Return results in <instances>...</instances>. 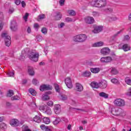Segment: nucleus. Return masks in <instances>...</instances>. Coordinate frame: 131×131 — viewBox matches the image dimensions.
Instances as JSON below:
<instances>
[{"instance_id": "f257e3e1", "label": "nucleus", "mask_w": 131, "mask_h": 131, "mask_svg": "<svg viewBox=\"0 0 131 131\" xmlns=\"http://www.w3.org/2000/svg\"><path fill=\"white\" fill-rule=\"evenodd\" d=\"M90 5L93 7H97V8H103L106 7L107 2L106 0H94L89 3Z\"/></svg>"}, {"instance_id": "f03ea898", "label": "nucleus", "mask_w": 131, "mask_h": 131, "mask_svg": "<svg viewBox=\"0 0 131 131\" xmlns=\"http://www.w3.org/2000/svg\"><path fill=\"white\" fill-rule=\"evenodd\" d=\"M88 39V36L84 34H79L74 37L73 40L76 42H84Z\"/></svg>"}, {"instance_id": "7ed1b4c3", "label": "nucleus", "mask_w": 131, "mask_h": 131, "mask_svg": "<svg viewBox=\"0 0 131 131\" xmlns=\"http://www.w3.org/2000/svg\"><path fill=\"white\" fill-rule=\"evenodd\" d=\"M2 37L4 39L5 41V46L9 47L11 46V37L8 35L7 33H3L2 34Z\"/></svg>"}, {"instance_id": "20e7f679", "label": "nucleus", "mask_w": 131, "mask_h": 131, "mask_svg": "<svg viewBox=\"0 0 131 131\" xmlns=\"http://www.w3.org/2000/svg\"><path fill=\"white\" fill-rule=\"evenodd\" d=\"M29 58L33 62H37L39 57V54L37 52H32L28 55Z\"/></svg>"}, {"instance_id": "39448f33", "label": "nucleus", "mask_w": 131, "mask_h": 131, "mask_svg": "<svg viewBox=\"0 0 131 131\" xmlns=\"http://www.w3.org/2000/svg\"><path fill=\"white\" fill-rule=\"evenodd\" d=\"M114 103L116 106H118V107H123L125 105V101L120 98L115 100Z\"/></svg>"}, {"instance_id": "423d86ee", "label": "nucleus", "mask_w": 131, "mask_h": 131, "mask_svg": "<svg viewBox=\"0 0 131 131\" xmlns=\"http://www.w3.org/2000/svg\"><path fill=\"white\" fill-rule=\"evenodd\" d=\"M39 90L41 92H45V91H50L53 90V86L51 85L42 84L40 86Z\"/></svg>"}, {"instance_id": "0eeeda50", "label": "nucleus", "mask_w": 131, "mask_h": 131, "mask_svg": "<svg viewBox=\"0 0 131 131\" xmlns=\"http://www.w3.org/2000/svg\"><path fill=\"white\" fill-rule=\"evenodd\" d=\"M64 82L68 89H72V88H73L72 80H71V78L70 77H67L64 80Z\"/></svg>"}, {"instance_id": "6e6552de", "label": "nucleus", "mask_w": 131, "mask_h": 131, "mask_svg": "<svg viewBox=\"0 0 131 131\" xmlns=\"http://www.w3.org/2000/svg\"><path fill=\"white\" fill-rule=\"evenodd\" d=\"M112 61H113V59L111 56H105L100 58V62L101 63H111Z\"/></svg>"}, {"instance_id": "1a4fd4ad", "label": "nucleus", "mask_w": 131, "mask_h": 131, "mask_svg": "<svg viewBox=\"0 0 131 131\" xmlns=\"http://www.w3.org/2000/svg\"><path fill=\"white\" fill-rule=\"evenodd\" d=\"M10 124L11 126H19L20 125V122L16 119H12L10 121Z\"/></svg>"}, {"instance_id": "9d476101", "label": "nucleus", "mask_w": 131, "mask_h": 131, "mask_svg": "<svg viewBox=\"0 0 131 131\" xmlns=\"http://www.w3.org/2000/svg\"><path fill=\"white\" fill-rule=\"evenodd\" d=\"M119 50H123L124 52H127L130 50V47L128 46V44L125 43L120 47V45L118 47Z\"/></svg>"}, {"instance_id": "9b49d317", "label": "nucleus", "mask_w": 131, "mask_h": 131, "mask_svg": "<svg viewBox=\"0 0 131 131\" xmlns=\"http://www.w3.org/2000/svg\"><path fill=\"white\" fill-rule=\"evenodd\" d=\"M10 28L12 31H17L18 30L17 23L15 20L11 21Z\"/></svg>"}, {"instance_id": "f8f14e48", "label": "nucleus", "mask_w": 131, "mask_h": 131, "mask_svg": "<svg viewBox=\"0 0 131 131\" xmlns=\"http://www.w3.org/2000/svg\"><path fill=\"white\" fill-rule=\"evenodd\" d=\"M110 52V49L108 47L103 48L100 50L101 54L102 55H104L105 56L109 55Z\"/></svg>"}, {"instance_id": "ddd939ff", "label": "nucleus", "mask_w": 131, "mask_h": 131, "mask_svg": "<svg viewBox=\"0 0 131 131\" xmlns=\"http://www.w3.org/2000/svg\"><path fill=\"white\" fill-rule=\"evenodd\" d=\"M99 88L101 89H106L108 83L107 81L105 80H102L101 82H99Z\"/></svg>"}, {"instance_id": "4468645a", "label": "nucleus", "mask_w": 131, "mask_h": 131, "mask_svg": "<svg viewBox=\"0 0 131 131\" xmlns=\"http://www.w3.org/2000/svg\"><path fill=\"white\" fill-rule=\"evenodd\" d=\"M103 30V27L101 26H98L94 27V29L92 31L93 33H99Z\"/></svg>"}, {"instance_id": "2eb2a0df", "label": "nucleus", "mask_w": 131, "mask_h": 131, "mask_svg": "<svg viewBox=\"0 0 131 131\" xmlns=\"http://www.w3.org/2000/svg\"><path fill=\"white\" fill-rule=\"evenodd\" d=\"M85 22L87 24H93L95 22V19L92 17L88 16L85 18Z\"/></svg>"}, {"instance_id": "dca6fc26", "label": "nucleus", "mask_w": 131, "mask_h": 131, "mask_svg": "<svg viewBox=\"0 0 131 131\" xmlns=\"http://www.w3.org/2000/svg\"><path fill=\"white\" fill-rule=\"evenodd\" d=\"M54 112L55 114H60L61 113V105L59 104L55 105Z\"/></svg>"}, {"instance_id": "f3484780", "label": "nucleus", "mask_w": 131, "mask_h": 131, "mask_svg": "<svg viewBox=\"0 0 131 131\" xmlns=\"http://www.w3.org/2000/svg\"><path fill=\"white\" fill-rule=\"evenodd\" d=\"M119 109L118 108H114L111 109V113L113 115H119L120 112H119Z\"/></svg>"}, {"instance_id": "a211bd4d", "label": "nucleus", "mask_w": 131, "mask_h": 131, "mask_svg": "<svg viewBox=\"0 0 131 131\" xmlns=\"http://www.w3.org/2000/svg\"><path fill=\"white\" fill-rule=\"evenodd\" d=\"M28 54H29V48H27L22 51L21 55L20 56L21 57L25 58V57H26Z\"/></svg>"}, {"instance_id": "6ab92c4d", "label": "nucleus", "mask_w": 131, "mask_h": 131, "mask_svg": "<svg viewBox=\"0 0 131 131\" xmlns=\"http://www.w3.org/2000/svg\"><path fill=\"white\" fill-rule=\"evenodd\" d=\"M28 72L29 74V75H31V76H33L35 73L34 72V70L33 69V68L32 67H28Z\"/></svg>"}, {"instance_id": "aec40b11", "label": "nucleus", "mask_w": 131, "mask_h": 131, "mask_svg": "<svg viewBox=\"0 0 131 131\" xmlns=\"http://www.w3.org/2000/svg\"><path fill=\"white\" fill-rule=\"evenodd\" d=\"M76 89L77 92H81L83 90V87L80 84V83H76Z\"/></svg>"}, {"instance_id": "412c9836", "label": "nucleus", "mask_w": 131, "mask_h": 131, "mask_svg": "<svg viewBox=\"0 0 131 131\" xmlns=\"http://www.w3.org/2000/svg\"><path fill=\"white\" fill-rule=\"evenodd\" d=\"M104 46V42L102 41L97 42L93 44V47L95 48H98L99 47H103Z\"/></svg>"}, {"instance_id": "4be33fe9", "label": "nucleus", "mask_w": 131, "mask_h": 131, "mask_svg": "<svg viewBox=\"0 0 131 131\" xmlns=\"http://www.w3.org/2000/svg\"><path fill=\"white\" fill-rule=\"evenodd\" d=\"M91 85L92 88H93V89H99V83L95 82H91Z\"/></svg>"}, {"instance_id": "5701e85b", "label": "nucleus", "mask_w": 131, "mask_h": 131, "mask_svg": "<svg viewBox=\"0 0 131 131\" xmlns=\"http://www.w3.org/2000/svg\"><path fill=\"white\" fill-rule=\"evenodd\" d=\"M90 71L92 73H99V72H100V68H91L90 69Z\"/></svg>"}, {"instance_id": "b1692460", "label": "nucleus", "mask_w": 131, "mask_h": 131, "mask_svg": "<svg viewBox=\"0 0 131 131\" xmlns=\"http://www.w3.org/2000/svg\"><path fill=\"white\" fill-rule=\"evenodd\" d=\"M34 121L35 122H37V123H39L41 121V119H40V117L38 116H36L35 117L33 118Z\"/></svg>"}, {"instance_id": "393cba45", "label": "nucleus", "mask_w": 131, "mask_h": 131, "mask_svg": "<svg viewBox=\"0 0 131 131\" xmlns=\"http://www.w3.org/2000/svg\"><path fill=\"white\" fill-rule=\"evenodd\" d=\"M56 15L55 16V18L56 20H60V19L62 18V14H61V12H56Z\"/></svg>"}, {"instance_id": "a878e982", "label": "nucleus", "mask_w": 131, "mask_h": 131, "mask_svg": "<svg viewBox=\"0 0 131 131\" xmlns=\"http://www.w3.org/2000/svg\"><path fill=\"white\" fill-rule=\"evenodd\" d=\"M111 73L114 75H116V74H118V71L115 68H112Z\"/></svg>"}, {"instance_id": "bb28decb", "label": "nucleus", "mask_w": 131, "mask_h": 131, "mask_svg": "<svg viewBox=\"0 0 131 131\" xmlns=\"http://www.w3.org/2000/svg\"><path fill=\"white\" fill-rule=\"evenodd\" d=\"M99 96L100 97L104 98V99H108V97H109V95L104 92H101L99 93Z\"/></svg>"}, {"instance_id": "cd10ccee", "label": "nucleus", "mask_w": 131, "mask_h": 131, "mask_svg": "<svg viewBox=\"0 0 131 131\" xmlns=\"http://www.w3.org/2000/svg\"><path fill=\"white\" fill-rule=\"evenodd\" d=\"M45 112L47 114L50 115L52 114V110L50 107L46 106Z\"/></svg>"}, {"instance_id": "c85d7f7f", "label": "nucleus", "mask_w": 131, "mask_h": 131, "mask_svg": "<svg viewBox=\"0 0 131 131\" xmlns=\"http://www.w3.org/2000/svg\"><path fill=\"white\" fill-rule=\"evenodd\" d=\"M29 93H30L32 96H36V91L32 88L29 89Z\"/></svg>"}, {"instance_id": "c756f323", "label": "nucleus", "mask_w": 131, "mask_h": 131, "mask_svg": "<svg viewBox=\"0 0 131 131\" xmlns=\"http://www.w3.org/2000/svg\"><path fill=\"white\" fill-rule=\"evenodd\" d=\"M125 82H126L127 84H128L129 85H131V78L128 77H125Z\"/></svg>"}, {"instance_id": "7c9ffc66", "label": "nucleus", "mask_w": 131, "mask_h": 131, "mask_svg": "<svg viewBox=\"0 0 131 131\" xmlns=\"http://www.w3.org/2000/svg\"><path fill=\"white\" fill-rule=\"evenodd\" d=\"M43 121L45 124H49L51 122V120L48 117H45L43 118Z\"/></svg>"}, {"instance_id": "2f4dec72", "label": "nucleus", "mask_w": 131, "mask_h": 131, "mask_svg": "<svg viewBox=\"0 0 131 131\" xmlns=\"http://www.w3.org/2000/svg\"><path fill=\"white\" fill-rule=\"evenodd\" d=\"M59 98L61 101H66L67 99H68V97H67V95H60L59 96Z\"/></svg>"}, {"instance_id": "473e14b6", "label": "nucleus", "mask_w": 131, "mask_h": 131, "mask_svg": "<svg viewBox=\"0 0 131 131\" xmlns=\"http://www.w3.org/2000/svg\"><path fill=\"white\" fill-rule=\"evenodd\" d=\"M91 72L86 71L83 73V76H84L85 77H89V76H91Z\"/></svg>"}, {"instance_id": "72a5a7b5", "label": "nucleus", "mask_w": 131, "mask_h": 131, "mask_svg": "<svg viewBox=\"0 0 131 131\" xmlns=\"http://www.w3.org/2000/svg\"><path fill=\"white\" fill-rule=\"evenodd\" d=\"M12 96H14V91L13 90H9L7 94V97H11Z\"/></svg>"}, {"instance_id": "f704fd0d", "label": "nucleus", "mask_w": 131, "mask_h": 131, "mask_svg": "<svg viewBox=\"0 0 131 131\" xmlns=\"http://www.w3.org/2000/svg\"><path fill=\"white\" fill-rule=\"evenodd\" d=\"M23 131H32L31 129H29L28 126L24 125L23 126Z\"/></svg>"}, {"instance_id": "c9c22d12", "label": "nucleus", "mask_w": 131, "mask_h": 131, "mask_svg": "<svg viewBox=\"0 0 131 131\" xmlns=\"http://www.w3.org/2000/svg\"><path fill=\"white\" fill-rule=\"evenodd\" d=\"M0 128L1 129H6V128H7V124H6L5 123H2L0 124Z\"/></svg>"}, {"instance_id": "e433bc0d", "label": "nucleus", "mask_w": 131, "mask_h": 131, "mask_svg": "<svg viewBox=\"0 0 131 131\" xmlns=\"http://www.w3.org/2000/svg\"><path fill=\"white\" fill-rule=\"evenodd\" d=\"M68 13L71 16H75V15H76V12L73 10H69Z\"/></svg>"}, {"instance_id": "4c0bfd02", "label": "nucleus", "mask_w": 131, "mask_h": 131, "mask_svg": "<svg viewBox=\"0 0 131 131\" xmlns=\"http://www.w3.org/2000/svg\"><path fill=\"white\" fill-rule=\"evenodd\" d=\"M60 121H61V119L59 118H57L55 120L53 121V124H54V125H57Z\"/></svg>"}, {"instance_id": "58836bf2", "label": "nucleus", "mask_w": 131, "mask_h": 131, "mask_svg": "<svg viewBox=\"0 0 131 131\" xmlns=\"http://www.w3.org/2000/svg\"><path fill=\"white\" fill-rule=\"evenodd\" d=\"M7 75L9 77H12L15 75V73L14 72H8L7 73Z\"/></svg>"}, {"instance_id": "ea45409f", "label": "nucleus", "mask_w": 131, "mask_h": 131, "mask_svg": "<svg viewBox=\"0 0 131 131\" xmlns=\"http://www.w3.org/2000/svg\"><path fill=\"white\" fill-rule=\"evenodd\" d=\"M38 18L40 20H42L43 19H46V15L45 14H40L38 15Z\"/></svg>"}, {"instance_id": "a19ab883", "label": "nucleus", "mask_w": 131, "mask_h": 131, "mask_svg": "<svg viewBox=\"0 0 131 131\" xmlns=\"http://www.w3.org/2000/svg\"><path fill=\"white\" fill-rule=\"evenodd\" d=\"M42 101H48V100H50V96L48 95H45L42 97Z\"/></svg>"}, {"instance_id": "79ce46f5", "label": "nucleus", "mask_w": 131, "mask_h": 131, "mask_svg": "<svg viewBox=\"0 0 131 131\" xmlns=\"http://www.w3.org/2000/svg\"><path fill=\"white\" fill-rule=\"evenodd\" d=\"M104 11L106 13H112V12H113V9L111 8H106Z\"/></svg>"}, {"instance_id": "37998d69", "label": "nucleus", "mask_w": 131, "mask_h": 131, "mask_svg": "<svg viewBox=\"0 0 131 131\" xmlns=\"http://www.w3.org/2000/svg\"><path fill=\"white\" fill-rule=\"evenodd\" d=\"M92 15L94 17H99L100 16V13L97 11H94L92 13Z\"/></svg>"}, {"instance_id": "c03bdc74", "label": "nucleus", "mask_w": 131, "mask_h": 131, "mask_svg": "<svg viewBox=\"0 0 131 131\" xmlns=\"http://www.w3.org/2000/svg\"><path fill=\"white\" fill-rule=\"evenodd\" d=\"M28 16H29V14L28 13H26L24 16H23V19L25 20V22H27V20H28Z\"/></svg>"}, {"instance_id": "a18cd8bd", "label": "nucleus", "mask_w": 131, "mask_h": 131, "mask_svg": "<svg viewBox=\"0 0 131 131\" xmlns=\"http://www.w3.org/2000/svg\"><path fill=\"white\" fill-rule=\"evenodd\" d=\"M41 32L43 34H47V33H48V30L46 27H43L41 29Z\"/></svg>"}, {"instance_id": "49530a36", "label": "nucleus", "mask_w": 131, "mask_h": 131, "mask_svg": "<svg viewBox=\"0 0 131 131\" xmlns=\"http://www.w3.org/2000/svg\"><path fill=\"white\" fill-rule=\"evenodd\" d=\"M11 99L12 100V101H14V100H20V97H19L18 96H14L13 97H12L11 98Z\"/></svg>"}, {"instance_id": "de8ad7c7", "label": "nucleus", "mask_w": 131, "mask_h": 131, "mask_svg": "<svg viewBox=\"0 0 131 131\" xmlns=\"http://www.w3.org/2000/svg\"><path fill=\"white\" fill-rule=\"evenodd\" d=\"M126 95V96H128V97H131V87L128 89Z\"/></svg>"}, {"instance_id": "09e8293b", "label": "nucleus", "mask_w": 131, "mask_h": 131, "mask_svg": "<svg viewBox=\"0 0 131 131\" xmlns=\"http://www.w3.org/2000/svg\"><path fill=\"white\" fill-rule=\"evenodd\" d=\"M54 86H55V89L56 90V91L57 93H59V92H60V89L59 88V85L58 84H55Z\"/></svg>"}, {"instance_id": "8fccbe9b", "label": "nucleus", "mask_w": 131, "mask_h": 131, "mask_svg": "<svg viewBox=\"0 0 131 131\" xmlns=\"http://www.w3.org/2000/svg\"><path fill=\"white\" fill-rule=\"evenodd\" d=\"M111 81L113 83L116 84V83H118V80L116 78H113L111 79Z\"/></svg>"}, {"instance_id": "3c124183", "label": "nucleus", "mask_w": 131, "mask_h": 131, "mask_svg": "<svg viewBox=\"0 0 131 131\" xmlns=\"http://www.w3.org/2000/svg\"><path fill=\"white\" fill-rule=\"evenodd\" d=\"M110 21H117L118 20V17H113L110 18Z\"/></svg>"}, {"instance_id": "603ef678", "label": "nucleus", "mask_w": 131, "mask_h": 131, "mask_svg": "<svg viewBox=\"0 0 131 131\" xmlns=\"http://www.w3.org/2000/svg\"><path fill=\"white\" fill-rule=\"evenodd\" d=\"M4 20V13L0 12V22H2Z\"/></svg>"}, {"instance_id": "864d4df0", "label": "nucleus", "mask_w": 131, "mask_h": 131, "mask_svg": "<svg viewBox=\"0 0 131 131\" xmlns=\"http://www.w3.org/2000/svg\"><path fill=\"white\" fill-rule=\"evenodd\" d=\"M47 105L48 106L52 107V106L54 105V102L52 101H50L48 102H47Z\"/></svg>"}, {"instance_id": "5fc2aeb1", "label": "nucleus", "mask_w": 131, "mask_h": 131, "mask_svg": "<svg viewBox=\"0 0 131 131\" xmlns=\"http://www.w3.org/2000/svg\"><path fill=\"white\" fill-rule=\"evenodd\" d=\"M33 84H34V85H36L37 84V82H38V81L36 79H33L32 80Z\"/></svg>"}, {"instance_id": "6e6d98bb", "label": "nucleus", "mask_w": 131, "mask_h": 131, "mask_svg": "<svg viewBox=\"0 0 131 131\" xmlns=\"http://www.w3.org/2000/svg\"><path fill=\"white\" fill-rule=\"evenodd\" d=\"M15 5H17V6H18V5H20L21 4V0H14Z\"/></svg>"}, {"instance_id": "4d7b16f0", "label": "nucleus", "mask_w": 131, "mask_h": 131, "mask_svg": "<svg viewBox=\"0 0 131 131\" xmlns=\"http://www.w3.org/2000/svg\"><path fill=\"white\" fill-rule=\"evenodd\" d=\"M39 110H42V111H45L46 106L41 105L39 107Z\"/></svg>"}, {"instance_id": "13d9d810", "label": "nucleus", "mask_w": 131, "mask_h": 131, "mask_svg": "<svg viewBox=\"0 0 131 131\" xmlns=\"http://www.w3.org/2000/svg\"><path fill=\"white\" fill-rule=\"evenodd\" d=\"M31 106L32 107H33V108H37V106H36V103H35V102H32V103L31 104Z\"/></svg>"}, {"instance_id": "bf43d9fd", "label": "nucleus", "mask_w": 131, "mask_h": 131, "mask_svg": "<svg viewBox=\"0 0 131 131\" xmlns=\"http://www.w3.org/2000/svg\"><path fill=\"white\" fill-rule=\"evenodd\" d=\"M39 28V25H38V24L36 23L34 24V28H35V29H38Z\"/></svg>"}, {"instance_id": "052dcab7", "label": "nucleus", "mask_w": 131, "mask_h": 131, "mask_svg": "<svg viewBox=\"0 0 131 131\" xmlns=\"http://www.w3.org/2000/svg\"><path fill=\"white\" fill-rule=\"evenodd\" d=\"M66 22H72V18L70 17H67L66 18Z\"/></svg>"}, {"instance_id": "680f3d73", "label": "nucleus", "mask_w": 131, "mask_h": 131, "mask_svg": "<svg viewBox=\"0 0 131 131\" xmlns=\"http://www.w3.org/2000/svg\"><path fill=\"white\" fill-rule=\"evenodd\" d=\"M65 4V0H60L59 1V4L60 6H63Z\"/></svg>"}, {"instance_id": "e2e57ef3", "label": "nucleus", "mask_w": 131, "mask_h": 131, "mask_svg": "<svg viewBox=\"0 0 131 131\" xmlns=\"http://www.w3.org/2000/svg\"><path fill=\"white\" fill-rule=\"evenodd\" d=\"M65 25L64 23H61L59 25H58V27L59 28H63V27Z\"/></svg>"}, {"instance_id": "0e129e2a", "label": "nucleus", "mask_w": 131, "mask_h": 131, "mask_svg": "<svg viewBox=\"0 0 131 131\" xmlns=\"http://www.w3.org/2000/svg\"><path fill=\"white\" fill-rule=\"evenodd\" d=\"M21 6L23 8H25V7H26V4L25 3V2L24 1L21 2Z\"/></svg>"}, {"instance_id": "69168bd1", "label": "nucleus", "mask_w": 131, "mask_h": 131, "mask_svg": "<svg viewBox=\"0 0 131 131\" xmlns=\"http://www.w3.org/2000/svg\"><path fill=\"white\" fill-rule=\"evenodd\" d=\"M124 39L125 40H128V39H129V36H128V35H125V36H124Z\"/></svg>"}, {"instance_id": "338daca9", "label": "nucleus", "mask_w": 131, "mask_h": 131, "mask_svg": "<svg viewBox=\"0 0 131 131\" xmlns=\"http://www.w3.org/2000/svg\"><path fill=\"white\" fill-rule=\"evenodd\" d=\"M28 33H30L31 32V28L30 27H28L27 30Z\"/></svg>"}, {"instance_id": "774afa93", "label": "nucleus", "mask_w": 131, "mask_h": 131, "mask_svg": "<svg viewBox=\"0 0 131 131\" xmlns=\"http://www.w3.org/2000/svg\"><path fill=\"white\" fill-rule=\"evenodd\" d=\"M14 12V9L12 8L9 9V14H12Z\"/></svg>"}]
</instances>
